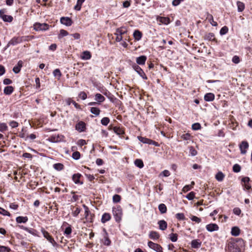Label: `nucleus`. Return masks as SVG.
Returning <instances> with one entry per match:
<instances>
[{"label": "nucleus", "instance_id": "9", "mask_svg": "<svg viewBox=\"0 0 252 252\" xmlns=\"http://www.w3.org/2000/svg\"><path fill=\"white\" fill-rule=\"evenodd\" d=\"M206 230L210 232L218 231L219 229V227L216 223H210L206 226Z\"/></svg>", "mask_w": 252, "mask_h": 252}, {"label": "nucleus", "instance_id": "12", "mask_svg": "<svg viewBox=\"0 0 252 252\" xmlns=\"http://www.w3.org/2000/svg\"><path fill=\"white\" fill-rule=\"evenodd\" d=\"M76 129L79 132H83L86 129L85 123L82 121L78 123L75 126Z\"/></svg>", "mask_w": 252, "mask_h": 252}, {"label": "nucleus", "instance_id": "51", "mask_svg": "<svg viewBox=\"0 0 252 252\" xmlns=\"http://www.w3.org/2000/svg\"><path fill=\"white\" fill-rule=\"evenodd\" d=\"M72 157L74 159L78 160L80 158V154L79 152H74L72 155Z\"/></svg>", "mask_w": 252, "mask_h": 252}, {"label": "nucleus", "instance_id": "45", "mask_svg": "<svg viewBox=\"0 0 252 252\" xmlns=\"http://www.w3.org/2000/svg\"><path fill=\"white\" fill-rule=\"evenodd\" d=\"M121 197L120 195L118 194H115L113 196V202L114 203H118L121 201Z\"/></svg>", "mask_w": 252, "mask_h": 252}, {"label": "nucleus", "instance_id": "5", "mask_svg": "<svg viewBox=\"0 0 252 252\" xmlns=\"http://www.w3.org/2000/svg\"><path fill=\"white\" fill-rule=\"evenodd\" d=\"M133 68L134 70L144 80L147 79V77L146 76L145 73L143 71V70L141 69L140 67H139L137 64H134L132 65Z\"/></svg>", "mask_w": 252, "mask_h": 252}, {"label": "nucleus", "instance_id": "26", "mask_svg": "<svg viewBox=\"0 0 252 252\" xmlns=\"http://www.w3.org/2000/svg\"><path fill=\"white\" fill-rule=\"evenodd\" d=\"M133 35L134 39L136 40L139 41L141 39L142 34L141 32H140L139 31L135 30L133 32Z\"/></svg>", "mask_w": 252, "mask_h": 252}, {"label": "nucleus", "instance_id": "30", "mask_svg": "<svg viewBox=\"0 0 252 252\" xmlns=\"http://www.w3.org/2000/svg\"><path fill=\"white\" fill-rule=\"evenodd\" d=\"M225 177L224 174L221 171L218 172L215 176L216 180L219 182H221Z\"/></svg>", "mask_w": 252, "mask_h": 252}, {"label": "nucleus", "instance_id": "48", "mask_svg": "<svg viewBox=\"0 0 252 252\" xmlns=\"http://www.w3.org/2000/svg\"><path fill=\"white\" fill-rule=\"evenodd\" d=\"M176 218L178 220H185L186 217L183 213H177L176 214Z\"/></svg>", "mask_w": 252, "mask_h": 252}, {"label": "nucleus", "instance_id": "10", "mask_svg": "<svg viewBox=\"0 0 252 252\" xmlns=\"http://www.w3.org/2000/svg\"><path fill=\"white\" fill-rule=\"evenodd\" d=\"M103 239H102L101 241L104 245L108 246L111 244V241L109 239L108 236V233H107L105 229H103Z\"/></svg>", "mask_w": 252, "mask_h": 252}, {"label": "nucleus", "instance_id": "52", "mask_svg": "<svg viewBox=\"0 0 252 252\" xmlns=\"http://www.w3.org/2000/svg\"><path fill=\"white\" fill-rule=\"evenodd\" d=\"M241 166L238 164H235L233 166V171L236 173L239 172L241 171Z\"/></svg>", "mask_w": 252, "mask_h": 252}, {"label": "nucleus", "instance_id": "38", "mask_svg": "<svg viewBox=\"0 0 252 252\" xmlns=\"http://www.w3.org/2000/svg\"><path fill=\"white\" fill-rule=\"evenodd\" d=\"M191 246L192 248H198L201 246V243L197 240H193L191 242Z\"/></svg>", "mask_w": 252, "mask_h": 252}, {"label": "nucleus", "instance_id": "58", "mask_svg": "<svg viewBox=\"0 0 252 252\" xmlns=\"http://www.w3.org/2000/svg\"><path fill=\"white\" fill-rule=\"evenodd\" d=\"M190 137H191V136H190V134L186 133V134H183L181 136V138L183 139L184 140L188 141V140H190Z\"/></svg>", "mask_w": 252, "mask_h": 252}, {"label": "nucleus", "instance_id": "17", "mask_svg": "<svg viewBox=\"0 0 252 252\" xmlns=\"http://www.w3.org/2000/svg\"><path fill=\"white\" fill-rule=\"evenodd\" d=\"M204 99L206 101H212L215 99V95L211 93H207L205 94Z\"/></svg>", "mask_w": 252, "mask_h": 252}, {"label": "nucleus", "instance_id": "14", "mask_svg": "<svg viewBox=\"0 0 252 252\" xmlns=\"http://www.w3.org/2000/svg\"><path fill=\"white\" fill-rule=\"evenodd\" d=\"M146 60V56L143 55L137 57L136 59V62L139 65H144L145 63Z\"/></svg>", "mask_w": 252, "mask_h": 252}, {"label": "nucleus", "instance_id": "28", "mask_svg": "<svg viewBox=\"0 0 252 252\" xmlns=\"http://www.w3.org/2000/svg\"><path fill=\"white\" fill-rule=\"evenodd\" d=\"M81 176V175L79 173L74 174L72 176V180L73 181V182H74L75 184H80V183L81 184H82V183L80 182V178Z\"/></svg>", "mask_w": 252, "mask_h": 252}, {"label": "nucleus", "instance_id": "34", "mask_svg": "<svg viewBox=\"0 0 252 252\" xmlns=\"http://www.w3.org/2000/svg\"><path fill=\"white\" fill-rule=\"evenodd\" d=\"M90 111L92 114H94L95 116H98L100 112V110L98 108L94 107H91L90 109Z\"/></svg>", "mask_w": 252, "mask_h": 252}, {"label": "nucleus", "instance_id": "44", "mask_svg": "<svg viewBox=\"0 0 252 252\" xmlns=\"http://www.w3.org/2000/svg\"><path fill=\"white\" fill-rule=\"evenodd\" d=\"M53 166L56 170L58 171L62 170L63 168V164L60 163L54 164Z\"/></svg>", "mask_w": 252, "mask_h": 252}, {"label": "nucleus", "instance_id": "37", "mask_svg": "<svg viewBox=\"0 0 252 252\" xmlns=\"http://www.w3.org/2000/svg\"><path fill=\"white\" fill-rule=\"evenodd\" d=\"M85 0H77V3L74 6V9L76 10H80L81 8V6Z\"/></svg>", "mask_w": 252, "mask_h": 252}, {"label": "nucleus", "instance_id": "47", "mask_svg": "<svg viewBox=\"0 0 252 252\" xmlns=\"http://www.w3.org/2000/svg\"><path fill=\"white\" fill-rule=\"evenodd\" d=\"M191 128L194 130H197L201 129V126L199 123H196L192 125Z\"/></svg>", "mask_w": 252, "mask_h": 252}, {"label": "nucleus", "instance_id": "60", "mask_svg": "<svg viewBox=\"0 0 252 252\" xmlns=\"http://www.w3.org/2000/svg\"><path fill=\"white\" fill-rule=\"evenodd\" d=\"M233 213L237 216H239L241 213V209L238 207H235L233 210Z\"/></svg>", "mask_w": 252, "mask_h": 252}, {"label": "nucleus", "instance_id": "31", "mask_svg": "<svg viewBox=\"0 0 252 252\" xmlns=\"http://www.w3.org/2000/svg\"><path fill=\"white\" fill-rule=\"evenodd\" d=\"M28 220V218L27 217L19 216L16 219V221L17 223H26Z\"/></svg>", "mask_w": 252, "mask_h": 252}, {"label": "nucleus", "instance_id": "54", "mask_svg": "<svg viewBox=\"0 0 252 252\" xmlns=\"http://www.w3.org/2000/svg\"><path fill=\"white\" fill-rule=\"evenodd\" d=\"M190 219L192 221H194L197 223H199L201 221V220L200 218L195 216H191L190 217Z\"/></svg>", "mask_w": 252, "mask_h": 252}, {"label": "nucleus", "instance_id": "24", "mask_svg": "<svg viewBox=\"0 0 252 252\" xmlns=\"http://www.w3.org/2000/svg\"><path fill=\"white\" fill-rule=\"evenodd\" d=\"M240 233V230L237 226H234L231 228V234L232 236H238Z\"/></svg>", "mask_w": 252, "mask_h": 252}, {"label": "nucleus", "instance_id": "41", "mask_svg": "<svg viewBox=\"0 0 252 252\" xmlns=\"http://www.w3.org/2000/svg\"><path fill=\"white\" fill-rule=\"evenodd\" d=\"M33 38V36H20L21 43L24 41H28L32 40Z\"/></svg>", "mask_w": 252, "mask_h": 252}, {"label": "nucleus", "instance_id": "23", "mask_svg": "<svg viewBox=\"0 0 252 252\" xmlns=\"http://www.w3.org/2000/svg\"><path fill=\"white\" fill-rule=\"evenodd\" d=\"M158 224L159 225V229L161 230H164L167 228V222L164 220H160L158 221Z\"/></svg>", "mask_w": 252, "mask_h": 252}, {"label": "nucleus", "instance_id": "61", "mask_svg": "<svg viewBox=\"0 0 252 252\" xmlns=\"http://www.w3.org/2000/svg\"><path fill=\"white\" fill-rule=\"evenodd\" d=\"M9 126L11 127V128H15L18 126V123L14 121H12L9 122Z\"/></svg>", "mask_w": 252, "mask_h": 252}, {"label": "nucleus", "instance_id": "43", "mask_svg": "<svg viewBox=\"0 0 252 252\" xmlns=\"http://www.w3.org/2000/svg\"><path fill=\"white\" fill-rule=\"evenodd\" d=\"M169 238L173 242H176L178 239V235L176 233H171L169 235Z\"/></svg>", "mask_w": 252, "mask_h": 252}, {"label": "nucleus", "instance_id": "49", "mask_svg": "<svg viewBox=\"0 0 252 252\" xmlns=\"http://www.w3.org/2000/svg\"><path fill=\"white\" fill-rule=\"evenodd\" d=\"M228 32V29L226 26L223 27L220 31V35H224L227 33Z\"/></svg>", "mask_w": 252, "mask_h": 252}, {"label": "nucleus", "instance_id": "56", "mask_svg": "<svg viewBox=\"0 0 252 252\" xmlns=\"http://www.w3.org/2000/svg\"><path fill=\"white\" fill-rule=\"evenodd\" d=\"M194 197H195V193L193 191L189 192L186 196V198L189 200H191L193 199Z\"/></svg>", "mask_w": 252, "mask_h": 252}, {"label": "nucleus", "instance_id": "27", "mask_svg": "<svg viewBox=\"0 0 252 252\" xmlns=\"http://www.w3.org/2000/svg\"><path fill=\"white\" fill-rule=\"evenodd\" d=\"M158 20L160 23L164 25H168L170 23V19L168 17H160Z\"/></svg>", "mask_w": 252, "mask_h": 252}, {"label": "nucleus", "instance_id": "8", "mask_svg": "<svg viewBox=\"0 0 252 252\" xmlns=\"http://www.w3.org/2000/svg\"><path fill=\"white\" fill-rule=\"evenodd\" d=\"M41 232L44 236L50 243H51L53 246L55 245L56 242L50 234L45 230L44 229L41 230Z\"/></svg>", "mask_w": 252, "mask_h": 252}, {"label": "nucleus", "instance_id": "64", "mask_svg": "<svg viewBox=\"0 0 252 252\" xmlns=\"http://www.w3.org/2000/svg\"><path fill=\"white\" fill-rule=\"evenodd\" d=\"M79 96L83 100H85L87 97L86 93L84 92H81L79 94Z\"/></svg>", "mask_w": 252, "mask_h": 252}, {"label": "nucleus", "instance_id": "1", "mask_svg": "<svg viewBox=\"0 0 252 252\" xmlns=\"http://www.w3.org/2000/svg\"><path fill=\"white\" fill-rule=\"evenodd\" d=\"M112 213L115 220L117 222H120L122 220L123 216V211L121 207L119 205L113 207L112 209Z\"/></svg>", "mask_w": 252, "mask_h": 252}, {"label": "nucleus", "instance_id": "39", "mask_svg": "<svg viewBox=\"0 0 252 252\" xmlns=\"http://www.w3.org/2000/svg\"><path fill=\"white\" fill-rule=\"evenodd\" d=\"M134 164L137 167L140 168H141L144 166L143 162L140 159H136L134 161Z\"/></svg>", "mask_w": 252, "mask_h": 252}, {"label": "nucleus", "instance_id": "57", "mask_svg": "<svg viewBox=\"0 0 252 252\" xmlns=\"http://www.w3.org/2000/svg\"><path fill=\"white\" fill-rule=\"evenodd\" d=\"M72 232V229L70 225H69L68 227H67L64 231V234L66 235H70Z\"/></svg>", "mask_w": 252, "mask_h": 252}, {"label": "nucleus", "instance_id": "16", "mask_svg": "<svg viewBox=\"0 0 252 252\" xmlns=\"http://www.w3.org/2000/svg\"><path fill=\"white\" fill-rule=\"evenodd\" d=\"M20 43H21L20 36L14 37L9 41L8 44L14 46Z\"/></svg>", "mask_w": 252, "mask_h": 252}, {"label": "nucleus", "instance_id": "19", "mask_svg": "<svg viewBox=\"0 0 252 252\" xmlns=\"http://www.w3.org/2000/svg\"><path fill=\"white\" fill-rule=\"evenodd\" d=\"M23 62L22 61H19L17 65L15 66L13 68V71L15 73H18L23 66Z\"/></svg>", "mask_w": 252, "mask_h": 252}, {"label": "nucleus", "instance_id": "25", "mask_svg": "<svg viewBox=\"0 0 252 252\" xmlns=\"http://www.w3.org/2000/svg\"><path fill=\"white\" fill-rule=\"evenodd\" d=\"M14 91V88L11 86H8L4 88L3 92L6 95L11 94Z\"/></svg>", "mask_w": 252, "mask_h": 252}, {"label": "nucleus", "instance_id": "40", "mask_svg": "<svg viewBox=\"0 0 252 252\" xmlns=\"http://www.w3.org/2000/svg\"><path fill=\"white\" fill-rule=\"evenodd\" d=\"M68 35V32L63 29H62L60 31V33L58 35V38H62V37L67 36Z\"/></svg>", "mask_w": 252, "mask_h": 252}, {"label": "nucleus", "instance_id": "36", "mask_svg": "<svg viewBox=\"0 0 252 252\" xmlns=\"http://www.w3.org/2000/svg\"><path fill=\"white\" fill-rule=\"evenodd\" d=\"M158 209L161 214L165 213L167 211V208L164 204L161 203L158 205Z\"/></svg>", "mask_w": 252, "mask_h": 252}, {"label": "nucleus", "instance_id": "13", "mask_svg": "<svg viewBox=\"0 0 252 252\" xmlns=\"http://www.w3.org/2000/svg\"><path fill=\"white\" fill-rule=\"evenodd\" d=\"M249 181L250 178L248 177H245L242 179L243 186L247 190H249L251 188V186L249 184Z\"/></svg>", "mask_w": 252, "mask_h": 252}, {"label": "nucleus", "instance_id": "42", "mask_svg": "<svg viewBox=\"0 0 252 252\" xmlns=\"http://www.w3.org/2000/svg\"><path fill=\"white\" fill-rule=\"evenodd\" d=\"M110 122V119L108 117H103L101 120V124L103 126H107Z\"/></svg>", "mask_w": 252, "mask_h": 252}, {"label": "nucleus", "instance_id": "53", "mask_svg": "<svg viewBox=\"0 0 252 252\" xmlns=\"http://www.w3.org/2000/svg\"><path fill=\"white\" fill-rule=\"evenodd\" d=\"M7 129V126L5 123H0V131L4 132Z\"/></svg>", "mask_w": 252, "mask_h": 252}, {"label": "nucleus", "instance_id": "50", "mask_svg": "<svg viewBox=\"0 0 252 252\" xmlns=\"http://www.w3.org/2000/svg\"><path fill=\"white\" fill-rule=\"evenodd\" d=\"M53 75L55 77H58L59 79L61 77L62 73L59 69H56L53 71Z\"/></svg>", "mask_w": 252, "mask_h": 252}, {"label": "nucleus", "instance_id": "35", "mask_svg": "<svg viewBox=\"0 0 252 252\" xmlns=\"http://www.w3.org/2000/svg\"><path fill=\"white\" fill-rule=\"evenodd\" d=\"M204 38L205 39L209 40L210 41H213L215 40V34L212 32L207 33L205 35Z\"/></svg>", "mask_w": 252, "mask_h": 252}, {"label": "nucleus", "instance_id": "21", "mask_svg": "<svg viewBox=\"0 0 252 252\" xmlns=\"http://www.w3.org/2000/svg\"><path fill=\"white\" fill-rule=\"evenodd\" d=\"M92 57L91 53L88 51H84L81 56V59L84 60H90Z\"/></svg>", "mask_w": 252, "mask_h": 252}, {"label": "nucleus", "instance_id": "46", "mask_svg": "<svg viewBox=\"0 0 252 252\" xmlns=\"http://www.w3.org/2000/svg\"><path fill=\"white\" fill-rule=\"evenodd\" d=\"M189 154L191 156H195L197 155V151L192 146L189 147Z\"/></svg>", "mask_w": 252, "mask_h": 252}, {"label": "nucleus", "instance_id": "6", "mask_svg": "<svg viewBox=\"0 0 252 252\" xmlns=\"http://www.w3.org/2000/svg\"><path fill=\"white\" fill-rule=\"evenodd\" d=\"M83 206L85 209V217L86 220L88 222H92L93 216L91 214L89 208L85 205H83Z\"/></svg>", "mask_w": 252, "mask_h": 252}, {"label": "nucleus", "instance_id": "29", "mask_svg": "<svg viewBox=\"0 0 252 252\" xmlns=\"http://www.w3.org/2000/svg\"><path fill=\"white\" fill-rule=\"evenodd\" d=\"M113 130L114 132L115 133H116L117 135H122L123 134H124V130L122 128H121L120 127L114 126L113 128Z\"/></svg>", "mask_w": 252, "mask_h": 252}, {"label": "nucleus", "instance_id": "55", "mask_svg": "<svg viewBox=\"0 0 252 252\" xmlns=\"http://www.w3.org/2000/svg\"><path fill=\"white\" fill-rule=\"evenodd\" d=\"M0 214H2L3 216H10V214L5 209L0 207Z\"/></svg>", "mask_w": 252, "mask_h": 252}, {"label": "nucleus", "instance_id": "33", "mask_svg": "<svg viewBox=\"0 0 252 252\" xmlns=\"http://www.w3.org/2000/svg\"><path fill=\"white\" fill-rule=\"evenodd\" d=\"M126 32V30L124 28H118L116 30V32L115 34H118L119 35H122L125 34Z\"/></svg>", "mask_w": 252, "mask_h": 252}, {"label": "nucleus", "instance_id": "63", "mask_svg": "<svg viewBox=\"0 0 252 252\" xmlns=\"http://www.w3.org/2000/svg\"><path fill=\"white\" fill-rule=\"evenodd\" d=\"M170 175V172L167 170H164L160 174V176H162L164 177H168Z\"/></svg>", "mask_w": 252, "mask_h": 252}, {"label": "nucleus", "instance_id": "22", "mask_svg": "<svg viewBox=\"0 0 252 252\" xmlns=\"http://www.w3.org/2000/svg\"><path fill=\"white\" fill-rule=\"evenodd\" d=\"M206 19H207L209 21L210 24L213 26H217L218 25L217 23L214 20L213 15L210 14V13H207Z\"/></svg>", "mask_w": 252, "mask_h": 252}, {"label": "nucleus", "instance_id": "11", "mask_svg": "<svg viewBox=\"0 0 252 252\" xmlns=\"http://www.w3.org/2000/svg\"><path fill=\"white\" fill-rule=\"evenodd\" d=\"M61 24L64 25L66 26H70L72 24L71 19L67 17H63L60 19Z\"/></svg>", "mask_w": 252, "mask_h": 252}, {"label": "nucleus", "instance_id": "20", "mask_svg": "<svg viewBox=\"0 0 252 252\" xmlns=\"http://www.w3.org/2000/svg\"><path fill=\"white\" fill-rule=\"evenodd\" d=\"M149 237L152 240H158L159 238V235L158 232L155 231H151L149 233Z\"/></svg>", "mask_w": 252, "mask_h": 252}, {"label": "nucleus", "instance_id": "2", "mask_svg": "<svg viewBox=\"0 0 252 252\" xmlns=\"http://www.w3.org/2000/svg\"><path fill=\"white\" fill-rule=\"evenodd\" d=\"M50 26L46 23H35L33 25V29L36 31H45L49 29Z\"/></svg>", "mask_w": 252, "mask_h": 252}, {"label": "nucleus", "instance_id": "32", "mask_svg": "<svg viewBox=\"0 0 252 252\" xmlns=\"http://www.w3.org/2000/svg\"><path fill=\"white\" fill-rule=\"evenodd\" d=\"M237 6L238 12H242L245 7V4L243 2L239 1L237 2Z\"/></svg>", "mask_w": 252, "mask_h": 252}, {"label": "nucleus", "instance_id": "4", "mask_svg": "<svg viewBox=\"0 0 252 252\" xmlns=\"http://www.w3.org/2000/svg\"><path fill=\"white\" fill-rule=\"evenodd\" d=\"M148 246L150 249L156 252H162V247L158 244L155 243L152 241H149L148 243Z\"/></svg>", "mask_w": 252, "mask_h": 252}, {"label": "nucleus", "instance_id": "15", "mask_svg": "<svg viewBox=\"0 0 252 252\" xmlns=\"http://www.w3.org/2000/svg\"><path fill=\"white\" fill-rule=\"evenodd\" d=\"M94 100L97 102V103L100 104L103 102H104L105 100V98L104 96H103L100 94H96L94 96Z\"/></svg>", "mask_w": 252, "mask_h": 252}, {"label": "nucleus", "instance_id": "7", "mask_svg": "<svg viewBox=\"0 0 252 252\" xmlns=\"http://www.w3.org/2000/svg\"><path fill=\"white\" fill-rule=\"evenodd\" d=\"M249 143L246 141H243L239 145V148L241 154L244 155L247 153V150L249 148Z\"/></svg>", "mask_w": 252, "mask_h": 252}, {"label": "nucleus", "instance_id": "3", "mask_svg": "<svg viewBox=\"0 0 252 252\" xmlns=\"http://www.w3.org/2000/svg\"><path fill=\"white\" fill-rule=\"evenodd\" d=\"M5 9L0 10V17L4 22L10 23L13 21V17L11 15H7L4 14Z\"/></svg>", "mask_w": 252, "mask_h": 252}, {"label": "nucleus", "instance_id": "59", "mask_svg": "<svg viewBox=\"0 0 252 252\" xmlns=\"http://www.w3.org/2000/svg\"><path fill=\"white\" fill-rule=\"evenodd\" d=\"M138 140L142 143L147 144L149 138L142 136H138Z\"/></svg>", "mask_w": 252, "mask_h": 252}, {"label": "nucleus", "instance_id": "62", "mask_svg": "<svg viewBox=\"0 0 252 252\" xmlns=\"http://www.w3.org/2000/svg\"><path fill=\"white\" fill-rule=\"evenodd\" d=\"M81 212V209L79 208H76L74 211L72 212V215L73 217H77Z\"/></svg>", "mask_w": 252, "mask_h": 252}, {"label": "nucleus", "instance_id": "18", "mask_svg": "<svg viewBox=\"0 0 252 252\" xmlns=\"http://www.w3.org/2000/svg\"><path fill=\"white\" fill-rule=\"evenodd\" d=\"M111 218V217L109 213H105L102 216L101 221L102 223H104L107 221L110 220Z\"/></svg>", "mask_w": 252, "mask_h": 252}]
</instances>
